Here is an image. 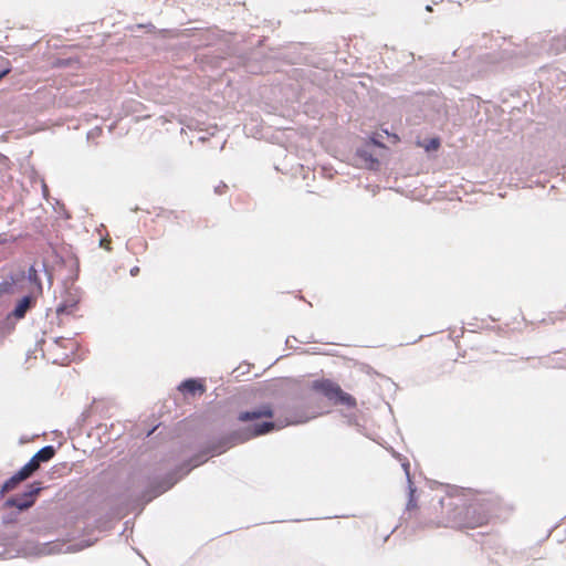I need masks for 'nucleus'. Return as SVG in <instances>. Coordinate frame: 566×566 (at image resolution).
<instances>
[{"label":"nucleus","instance_id":"f257e3e1","mask_svg":"<svg viewBox=\"0 0 566 566\" xmlns=\"http://www.w3.org/2000/svg\"><path fill=\"white\" fill-rule=\"evenodd\" d=\"M499 506L495 497L476 499L467 503L448 496L440 501L441 516L428 524L431 527H451L460 531L474 530L488 525Z\"/></svg>","mask_w":566,"mask_h":566},{"label":"nucleus","instance_id":"f03ea898","mask_svg":"<svg viewBox=\"0 0 566 566\" xmlns=\"http://www.w3.org/2000/svg\"><path fill=\"white\" fill-rule=\"evenodd\" d=\"M313 391L321 394L335 406H342L354 410L357 408V400L350 394L344 391L342 387L332 379L321 378L312 381Z\"/></svg>","mask_w":566,"mask_h":566},{"label":"nucleus","instance_id":"7ed1b4c3","mask_svg":"<svg viewBox=\"0 0 566 566\" xmlns=\"http://www.w3.org/2000/svg\"><path fill=\"white\" fill-rule=\"evenodd\" d=\"M43 490L40 482L30 485V490L17 496L9 497L4 504V509L17 507L19 511H27L32 507L40 492Z\"/></svg>","mask_w":566,"mask_h":566},{"label":"nucleus","instance_id":"20e7f679","mask_svg":"<svg viewBox=\"0 0 566 566\" xmlns=\"http://www.w3.org/2000/svg\"><path fill=\"white\" fill-rule=\"evenodd\" d=\"M36 304V297L33 296V295H25L23 296L22 298H20L13 311L8 314L7 316V321H11L12 318L14 319H22L25 317V314L28 313V311H30L31 308H33Z\"/></svg>","mask_w":566,"mask_h":566},{"label":"nucleus","instance_id":"39448f33","mask_svg":"<svg viewBox=\"0 0 566 566\" xmlns=\"http://www.w3.org/2000/svg\"><path fill=\"white\" fill-rule=\"evenodd\" d=\"M273 415L274 413H273L272 407L270 405H263V406H260L259 408H256L255 410L240 412L238 416V420L241 422H248V421L262 419V418L270 419L273 417Z\"/></svg>","mask_w":566,"mask_h":566},{"label":"nucleus","instance_id":"423d86ee","mask_svg":"<svg viewBox=\"0 0 566 566\" xmlns=\"http://www.w3.org/2000/svg\"><path fill=\"white\" fill-rule=\"evenodd\" d=\"M178 390L184 395L195 396L196 394L202 395L206 391V387L197 379H187L179 385Z\"/></svg>","mask_w":566,"mask_h":566},{"label":"nucleus","instance_id":"0eeeda50","mask_svg":"<svg viewBox=\"0 0 566 566\" xmlns=\"http://www.w3.org/2000/svg\"><path fill=\"white\" fill-rule=\"evenodd\" d=\"M20 281L18 276H10L0 282V296L12 295L17 292V284Z\"/></svg>","mask_w":566,"mask_h":566},{"label":"nucleus","instance_id":"6e6552de","mask_svg":"<svg viewBox=\"0 0 566 566\" xmlns=\"http://www.w3.org/2000/svg\"><path fill=\"white\" fill-rule=\"evenodd\" d=\"M55 455V449L53 446H46L39 450L32 458L36 460L40 465L41 462H46Z\"/></svg>","mask_w":566,"mask_h":566},{"label":"nucleus","instance_id":"1a4fd4ad","mask_svg":"<svg viewBox=\"0 0 566 566\" xmlns=\"http://www.w3.org/2000/svg\"><path fill=\"white\" fill-rule=\"evenodd\" d=\"M40 465L36 463V460L31 458L30 461L24 464L17 473L19 474L20 479L23 481L30 478Z\"/></svg>","mask_w":566,"mask_h":566},{"label":"nucleus","instance_id":"9d476101","mask_svg":"<svg viewBox=\"0 0 566 566\" xmlns=\"http://www.w3.org/2000/svg\"><path fill=\"white\" fill-rule=\"evenodd\" d=\"M23 480L20 479L19 474L15 473L12 475L9 480H7L1 489H0V496H4L6 493L17 489V486L22 482Z\"/></svg>","mask_w":566,"mask_h":566},{"label":"nucleus","instance_id":"9b49d317","mask_svg":"<svg viewBox=\"0 0 566 566\" xmlns=\"http://www.w3.org/2000/svg\"><path fill=\"white\" fill-rule=\"evenodd\" d=\"M273 429H274V422H272V421H264L260 424H255L253 427L252 433L249 437H247L244 440L249 439L250 437H258V436L268 433V432L272 431Z\"/></svg>","mask_w":566,"mask_h":566},{"label":"nucleus","instance_id":"f8f14e48","mask_svg":"<svg viewBox=\"0 0 566 566\" xmlns=\"http://www.w3.org/2000/svg\"><path fill=\"white\" fill-rule=\"evenodd\" d=\"M28 279L35 286L38 294H42L43 287L38 270L32 265L28 270Z\"/></svg>","mask_w":566,"mask_h":566},{"label":"nucleus","instance_id":"ddd939ff","mask_svg":"<svg viewBox=\"0 0 566 566\" xmlns=\"http://www.w3.org/2000/svg\"><path fill=\"white\" fill-rule=\"evenodd\" d=\"M440 145L441 142L438 137L430 138L421 144L419 143V146L423 147L426 151H436L440 148Z\"/></svg>","mask_w":566,"mask_h":566},{"label":"nucleus","instance_id":"4468645a","mask_svg":"<svg viewBox=\"0 0 566 566\" xmlns=\"http://www.w3.org/2000/svg\"><path fill=\"white\" fill-rule=\"evenodd\" d=\"M357 155L364 159L365 163L376 164L377 159H375L366 149H358Z\"/></svg>","mask_w":566,"mask_h":566},{"label":"nucleus","instance_id":"2eb2a0df","mask_svg":"<svg viewBox=\"0 0 566 566\" xmlns=\"http://www.w3.org/2000/svg\"><path fill=\"white\" fill-rule=\"evenodd\" d=\"M112 240L109 238H103L99 240V247L105 249L106 251L112 250Z\"/></svg>","mask_w":566,"mask_h":566},{"label":"nucleus","instance_id":"dca6fc26","mask_svg":"<svg viewBox=\"0 0 566 566\" xmlns=\"http://www.w3.org/2000/svg\"><path fill=\"white\" fill-rule=\"evenodd\" d=\"M228 189V186L226 184H220L219 186L216 187V192L218 195H222L226 192V190Z\"/></svg>","mask_w":566,"mask_h":566},{"label":"nucleus","instance_id":"f3484780","mask_svg":"<svg viewBox=\"0 0 566 566\" xmlns=\"http://www.w3.org/2000/svg\"><path fill=\"white\" fill-rule=\"evenodd\" d=\"M9 242V239L6 233H0V245Z\"/></svg>","mask_w":566,"mask_h":566},{"label":"nucleus","instance_id":"a211bd4d","mask_svg":"<svg viewBox=\"0 0 566 566\" xmlns=\"http://www.w3.org/2000/svg\"><path fill=\"white\" fill-rule=\"evenodd\" d=\"M140 272V269L138 266H134L130 269L129 273L132 276H137Z\"/></svg>","mask_w":566,"mask_h":566},{"label":"nucleus","instance_id":"6ab92c4d","mask_svg":"<svg viewBox=\"0 0 566 566\" xmlns=\"http://www.w3.org/2000/svg\"><path fill=\"white\" fill-rule=\"evenodd\" d=\"M9 72H10V70H9V69L3 70V71L0 73V80H1L3 76H6Z\"/></svg>","mask_w":566,"mask_h":566},{"label":"nucleus","instance_id":"aec40b11","mask_svg":"<svg viewBox=\"0 0 566 566\" xmlns=\"http://www.w3.org/2000/svg\"><path fill=\"white\" fill-rule=\"evenodd\" d=\"M56 312H57L59 314L64 313V312H65V306L60 305V306L57 307Z\"/></svg>","mask_w":566,"mask_h":566},{"label":"nucleus","instance_id":"412c9836","mask_svg":"<svg viewBox=\"0 0 566 566\" xmlns=\"http://www.w3.org/2000/svg\"><path fill=\"white\" fill-rule=\"evenodd\" d=\"M202 462H203V460H197V461L193 463V465H192V467H198V464H200V463H202Z\"/></svg>","mask_w":566,"mask_h":566},{"label":"nucleus","instance_id":"4be33fe9","mask_svg":"<svg viewBox=\"0 0 566 566\" xmlns=\"http://www.w3.org/2000/svg\"><path fill=\"white\" fill-rule=\"evenodd\" d=\"M371 143L375 145H379L375 139H371Z\"/></svg>","mask_w":566,"mask_h":566}]
</instances>
